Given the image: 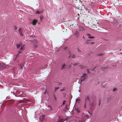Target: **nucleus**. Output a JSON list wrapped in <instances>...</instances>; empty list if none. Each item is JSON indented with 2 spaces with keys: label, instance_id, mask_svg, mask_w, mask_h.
<instances>
[{
  "label": "nucleus",
  "instance_id": "obj_1",
  "mask_svg": "<svg viewBox=\"0 0 122 122\" xmlns=\"http://www.w3.org/2000/svg\"><path fill=\"white\" fill-rule=\"evenodd\" d=\"M62 51L63 52H64L65 54L69 53V55L68 57V58H70V57H71L72 58L74 59L75 58V55L73 54L72 56L71 54V52L67 48V47L66 46L64 47L62 49ZM71 58H70V59Z\"/></svg>",
  "mask_w": 122,
  "mask_h": 122
},
{
  "label": "nucleus",
  "instance_id": "obj_2",
  "mask_svg": "<svg viewBox=\"0 0 122 122\" xmlns=\"http://www.w3.org/2000/svg\"><path fill=\"white\" fill-rule=\"evenodd\" d=\"M88 116L85 114L83 113L82 115L81 118V119L80 118H78V119H76V122H83L86 120V119L88 118Z\"/></svg>",
  "mask_w": 122,
  "mask_h": 122
},
{
  "label": "nucleus",
  "instance_id": "obj_3",
  "mask_svg": "<svg viewBox=\"0 0 122 122\" xmlns=\"http://www.w3.org/2000/svg\"><path fill=\"white\" fill-rule=\"evenodd\" d=\"M95 69H87L86 72L87 75H88L89 74H93L95 72Z\"/></svg>",
  "mask_w": 122,
  "mask_h": 122
},
{
  "label": "nucleus",
  "instance_id": "obj_4",
  "mask_svg": "<svg viewBox=\"0 0 122 122\" xmlns=\"http://www.w3.org/2000/svg\"><path fill=\"white\" fill-rule=\"evenodd\" d=\"M38 22V20L35 19L33 20L30 22V24L34 25H35Z\"/></svg>",
  "mask_w": 122,
  "mask_h": 122
},
{
  "label": "nucleus",
  "instance_id": "obj_5",
  "mask_svg": "<svg viewBox=\"0 0 122 122\" xmlns=\"http://www.w3.org/2000/svg\"><path fill=\"white\" fill-rule=\"evenodd\" d=\"M87 77L86 75V74H84L81 76V81H84V79Z\"/></svg>",
  "mask_w": 122,
  "mask_h": 122
},
{
  "label": "nucleus",
  "instance_id": "obj_6",
  "mask_svg": "<svg viewBox=\"0 0 122 122\" xmlns=\"http://www.w3.org/2000/svg\"><path fill=\"white\" fill-rule=\"evenodd\" d=\"M89 101V97H87L85 98V105L84 106V107H85L86 105V104Z\"/></svg>",
  "mask_w": 122,
  "mask_h": 122
},
{
  "label": "nucleus",
  "instance_id": "obj_7",
  "mask_svg": "<svg viewBox=\"0 0 122 122\" xmlns=\"http://www.w3.org/2000/svg\"><path fill=\"white\" fill-rule=\"evenodd\" d=\"M20 50H20L19 49L18 50V51L17 54H16V55L15 57V60H17V57H18L19 56V55L20 54Z\"/></svg>",
  "mask_w": 122,
  "mask_h": 122
},
{
  "label": "nucleus",
  "instance_id": "obj_8",
  "mask_svg": "<svg viewBox=\"0 0 122 122\" xmlns=\"http://www.w3.org/2000/svg\"><path fill=\"white\" fill-rule=\"evenodd\" d=\"M67 63H64L63 65H62L61 69H64L66 68L67 66Z\"/></svg>",
  "mask_w": 122,
  "mask_h": 122
},
{
  "label": "nucleus",
  "instance_id": "obj_9",
  "mask_svg": "<svg viewBox=\"0 0 122 122\" xmlns=\"http://www.w3.org/2000/svg\"><path fill=\"white\" fill-rule=\"evenodd\" d=\"M87 36H88V38L90 39H93L95 38V37L94 36H91V34L89 33H87L86 34Z\"/></svg>",
  "mask_w": 122,
  "mask_h": 122
},
{
  "label": "nucleus",
  "instance_id": "obj_10",
  "mask_svg": "<svg viewBox=\"0 0 122 122\" xmlns=\"http://www.w3.org/2000/svg\"><path fill=\"white\" fill-rule=\"evenodd\" d=\"M45 116V115H44L40 117L39 118V121L41 122L43 119L44 118Z\"/></svg>",
  "mask_w": 122,
  "mask_h": 122
},
{
  "label": "nucleus",
  "instance_id": "obj_11",
  "mask_svg": "<svg viewBox=\"0 0 122 122\" xmlns=\"http://www.w3.org/2000/svg\"><path fill=\"white\" fill-rule=\"evenodd\" d=\"M22 44L20 42L19 44H16V47L17 49H19L22 45Z\"/></svg>",
  "mask_w": 122,
  "mask_h": 122
},
{
  "label": "nucleus",
  "instance_id": "obj_12",
  "mask_svg": "<svg viewBox=\"0 0 122 122\" xmlns=\"http://www.w3.org/2000/svg\"><path fill=\"white\" fill-rule=\"evenodd\" d=\"M25 49V47H24V44L20 46V49H19L20 50H24Z\"/></svg>",
  "mask_w": 122,
  "mask_h": 122
},
{
  "label": "nucleus",
  "instance_id": "obj_13",
  "mask_svg": "<svg viewBox=\"0 0 122 122\" xmlns=\"http://www.w3.org/2000/svg\"><path fill=\"white\" fill-rule=\"evenodd\" d=\"M75 108V110L77 113H79L80 112V109L79 107H76Z\"/></svg>",
  "mask_w": 122,
  "mask_h": 122
},
{
  "label": "nucleus",
  "instance_id": "obj_14",
  "mask_svg": "<svg viewBox=\"0 0 122 122\" xmlns=\"http://www.w3.org/2000/svg\"><path fill=\"white\" fill-rule=\"evenodd\" d=\"M3 66L6 67L5 66L4 64L0 63V69H5L3 67Z\"/></svg>",
  "mask_w": 122,
  "mask_h": 122
},
{
  "label": "nucleus",
  "instance_id": "obj_15",
  "mask_svg": "<svg viewBox=\"0 0 122 122\" xmlns=\"http://www.w3.org/2000/svg\"><path fill=\"white\" fill-rule=\"evenodd\" d=\"M66 120V119L65 120L64 119H60L57 121V122H63Z\"/></svg>",
  "mask_w": 122,
  "mask_h": 122
},
{
  "label": "nucleus",
  "instance_id": "obj_16",
  "mask_svg": "<svg viewBox=\"0 0 122 122\" xmlns=\"http://www.w3.org/2000/svg\"><path fill=\"white\" fill-rule=\"evenodd\" d=\"M24 63L23 62H22L20 64V69H22L23 68V67H24Z\"/></svg>",
  "mask_w": 122,
  "mask_h": 122
},
{
  "label": "nucleus",
  "instance_id": "obj_17",
  "mask_svg": "<svg viewBox=\"0 0 122 122\" xmlns=\"http://www.w3.org/2000/svg\"><path fill=\"white\" fill-rule=\"evenodd\" d=\"M84 30V29L81 26L79 27V31H83Z\"/></svg>",
  "mask_w": 122,
  "mask_h": 122
},
{
  "label": "nucleus",
  "instance_id": "obj_18",
  "mask_svg": "<svg viewBox=\"0 0 122 122\" xmlns=\"http://www.w3.org/2000/svg\"><path fill=\"white\" fill-rule=\"evenodd\" d=\"M104 55V54L102 53H100L98 54L97 55V56H102Z\"/></svg>",
  "mask_w": 122,
  "mask_h": 122
},
{
  "label": "nucleus",
  "instance_id": "obj_19",
  "mask_svg": "<svg viewBox=\"0 0 122 122\" xmlns=\"http://www.w3.org/2000/svg\"><path fill=\"white\" fill-rule=\"evenodd\" d=\"M22 31H23L22 30L21 31H20L19 32L20 36H23V33H22Z\"/></svg>",
  "mask_w": 122,
  "mask_h": 122
},
{
  "label": "nucleus",
  "instance_id": "obj_20",
  "mask_svg": "<svg viewBox=\"0 0 122 122\" xmlns=\"http://www.w3.org/2000/svg\"><path fill=\"white\" fill-rule=\"evenodd\" d=\"M44 16L43 15H41L40 16V18L41 20H42L43 19Z\"/></svg>",
  "mask_w": 122,
  "mask_h": 122
},
{
  "label": "nucleus",
  "instance_id": "obj_21",
  "mask_svg": "<svg viewBox=\"0 0 122 122\" xmlns=\"http://www.w3.org/2000/svg\"><path fill=\"white\" fill-rule=\"evenodd\" d=\"M14 29L15 30H17V27L15 25H14L13 27Z\"/></svg>",
  "mask_w": 122,
  "mask_h": 122
},
{
  "label": "nucleus",
  "instance_id": "obj_22",
  "mask_svg": "<svg viewBox=\"0 0 122 122\" xmlns=\"http://www.w3.org/2000/svg\"><path fill=\"white\" fill-rule=\"evenodd\" d=\"M55 50L56 51H59L60 50V49L56 47L55 48Z\"/></svg>",
  "mask_w": 122,
  "mask_h": 122
},
{
  "label": "nucleus",
  "instance_id": "obj_23",
  "mask_svg": "<svg viewBox=\"0 0 122 122\" xmlns=\"http://www.w3.org/2000/svg\"><path fill=\"white\" fill-rule=\"evenodd\" d=\"M41 13V12H40L38 11H36V13L35 14H39L40 13Z\"/></svg>",
  "mask_w": 122,
  "mask_h": 122
},
{
  "label": "nucleus",
  "instance_id": "obj_24",
  "mask_svg": "<svg viewBox=\"0 0 122 122\" xmlns=\"http://www.w3.org/2000/svg\"><path fill=\"white\" fill-rule=\"evenodd\" d=\"M49 107V108L48 109V110L49 111H50L52 109V108L51 107V106H49H49H48V107Z\"/></svg>",
  "mask_w": 122,
  "mask_h": 122
},
{
  "label": "nucleus",
  "instance_id": "obj_25",
  "mask_svg": "<svg viewBox=\"0 0 122 122\" xmlns=\"http://www.w3.org/2000/svg\"><path fill=\"white\" fill-rule=\"evenodd\" d=\"M80 101V99H76V102H77L78 101L79 102Z\"/></svg>",
  "mask_w": 122,
  "mask_h": 122
},
{
  "label": "nucleus",
  "instance_id": "obj_26",
  "mask_svg": "<svg viewBox=\"0 0 122 122\" xmlns=\"http://www.w3.org/2000/svg\"><path fill=\"white\" fill-rule=\"evenodd\" d=\"M21 30V29L20 28L18 30V31L19 32L20 31H21V30Z\"/></svg>",
  "mask_w": 122,
  "mask_h": 122
},
{
  "label": "nucleus",
  "instance_id": "obj_27",
  "mask_svg": "<svg viewBox=\"0 0 122 122\" xmlns=\"http://www.w3.org/2000/svg\"><path fill=\"white\" fill-rule=\"evenodd\" d=\"M59 88V87H56L55 88V91H56Z\"/></svg>",
  "mask_w": 122,
  "mask_h": 122
},
{
  "label": "nucleus",
  "instance_id": "obj_28",
  "mask_svg": "<svg viewBox=\"0 0 122 122\" xmlns=\"http://www.w3.org/2000/svg\"><path fill=\"white\" fill-rule=\"evenodd\" d=\"M117 90V88H114L113 89V91H115L116 90Z\"/></svg>",
  "mask_w": 122,
  "mask_h": 122
},
{
  "label": "nucleus",
  "instance_id": "obj_29",
  "mask_svg": "<svg viewBox=\"0 0 122 122\" xmlns=\"http://www.w3.org/2000/svg\"><path fill=\"white\" fill-rule=\"evenodd\" d=\"M66 102L65 101V100L64 101H63V103L62 104H63V105H64L65 104V102Z\"/></svg>",
  "mask_w": 122,
  "mask_h": 122
},
{
  "label": "nucleus",
  "instance_id": "obj_30",
  "mask_svg": "<svg viewBox=\"0 0 122 122\" xmlns=\"http://www.w3.org/2000/svg\"><path fill=\"white\" fill-rule=\"evenodd\" d=\"M95 43L94 42H92V43H90V44L93 45V44H94Z\"/></svg>",
  "mask_w": 122,
  "mask_h": 122
},
{
  "label": "nucleus",
  "instance_id": "obj_31",
  "mask_svg": "<svg viewBox=\"0 0 122 122\" xmlns=\"http://www.w3.org/2000/svg\"><path fill=\"white\" fill-rule=\"evenodd\" d=\"M23 50H21L20 51V53H23Z\"/></svg>",
  "mask_w": 122,
  "mask_h": 122
},
{
  "label": "nucleus",
  "instance_id": "obj_32",
  "mask_svg": "<svg viewBox=\"0 0 122 122\" xmlns=\"http://www.w3.org/2000/svg\"><path fill=\"white\" fill-rule=\"evenodd\" d=\"M34 47L35 48H36L37 47V46H35Z\"/></svg>",
  "mask_w": 122,
  "mask_h": 122
},
{
  "label": "nucleus",
  "instance_id": "obj_33",
  "mask_svg": "<svg viewBox=\"0 0 122 122\" xmlns=\"http://www.w3.org/2000/svg\"><path fill=\"white\" fill-rule=\"evenodd\" d=\"M46 90H45V91L44 92V93L45 94H46Z\"/></svg>",
  "mask_w": 122,
  "mask_h": 122
},
{
  "label": "nucleus",
  "instance_id": "obj_34",
  "mask_svg": "<svg viewBox=\"0 0 122 122\" xmlns=\"http://www.w3.org/2000/svg\"><path fill=\"white\" fill-rule=\"evenodd\" d=\"M63 90H63V89H61V91H62Z\"/></svg>",
  "mask_w": 122,
  "mask_h": 122
},
{
  "label": "nucleus",
  "instance_id": "obj_35",
  "mask_svg": "<svg viewBox=\"0 0 122 122\" xmlns=\"http://www.w3.org/2000/svg\"><path fill=\"white\" fill-rule=\"evenodd\" d=\"M84 8L85 9H87V8H86V7H84Z\"/></svg>",
  "mask_w": 122,
  "mask_h": 122
},
{
  "label": "nucleus",
  "instance_id": "obj_36",
  "mask_svg": "<svg viewBox=\"0 0 122 122\" xmlns=\"http://www.w3.org/2000/svg\"><path fill=\"white\" fill-rule=\"evenodd\" d=\"M67 105H66V109H67Z\"/></svg>",
  "mask_w": 122,
  "mask_h": 122
},
{
  "label": "nucleus",
  "instance_id": "obj_37",
  "mask_svg": "<svg viewBox=\"0 0 122 122\" xmlns=\"http://www.w3.org/2000/svg\"><path fill=\"white\" fill-rule=\"evenodd\" d=\"M77 9L78 10H80L79 9V7H78V8H77Z\"/></svg>",
  "mask_w": 122,
  "mask_h": 122
},
{
  "label": "nucleus",
  "instance_id": "obj_38",
  "mask_svg": "<svg viewBox=\"0 0 122 122\" xmlns=\"http://www.w3.org/2000/svg\"><path fill=\"white\" fill-rule=\"evenodd\" d=\"M102 69H106V68H105V67H104L103 68H102Z\"/></svg>",
  "mask_w": 122,
  "mask_h": 122
},
{
  "label": "nucleus",
  "instance_id": "obj_39",
  "mask_svg": "<svg viewBox=\"0 0 122 122\" xmlns=\"http://www.w3.org/2000/svg\"><path fill=\"white\" fill-rule=\"evenodd\" d=\"M43 69H46V68H44Z\"/></svg>",
  "mask_w": 122,
  "mask_h": 122
},
{
  "label": "nucleus",
  "instance_id": "obj_40",
  "mask_svg": "<svg viewBox=\"0 0 122 122\" xmlns=\"http://www.w3.org/2000/svg\"><path fill=\"white\" fill-rule=\"evenodd\" d=\"M83 5V6H84V5Z\"/></svg>",
  "mask_w": 122,
  "mask_h": 122
},
{
  "label": "nucleus",
  "instance_id": "obj_41",
  "mask_svg": "<svg viewBox=\"0 0 122 122\" xmlns=\"http://www.w3.org/2000/svg\"><path fill=\"white\" fill-rule=\"evenodd\" d=\"M120 26V25H119V26Z\"/></svg>",
  "mask_w": 122,
  "mask_h": 122
},
{
  "label": "nucleus",
  "instance_id": "obj_42",
  "mask_svg": "<svg viewBox=\"0 0 122 122\" xmlns=\"http://www.w3.org/2000/svg\"><path fill=\"white\" fill-rule=\"evenodd\" d=\"M13 69H15V68H13Z\"/></svg>",
  "mask_w": 122,
  "mask_h": 122
},
{
  "label": "nucleus",
  "instance_id": "obj_43",
  "mask_svg": "<svg viewBox=\"0 0 122 122\" xmlns=\"http://www.w3.org/2000/svg\"><path fill=\"white\" fill-rule=\"evenodd\" d=\"M93 69H95V68H94Z\"/></svg>",
  "mask_w": 122,
  "mask_h": 122
},
{
  "label": "nucleus",
  "instance_id": "obj_44",
  "mask_svg": "<svg viewBox=\"0 0 122 122\" xmlns=\"http://www.w3.org/2000/svg\"><path fill=\"white\" fill-rule=\"evenodd\" d=\"M63 89H64V88H63Z\"/></svg>",
  "mask_w": 122,
  "mask_h": 122
},
{
  "label": "nucleus",
  "instance_id": "obj_45",
  "mask_svg": "<svg viewBox=\"0 0 122 122\" xmlns=\"http://www.w3.org/2000/svg\"><path fill=\"white\" fill-rule=\"evenodd\" d=\"M99 105H100L99 104Z\"/></svg>",
  "mask_w": 122,
  "mask_h": 122
}]
</instances>
